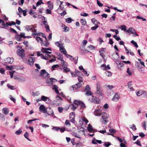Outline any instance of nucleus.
Segmentation results:
<instances>
[{
    "mask_svg": "<svg viewBox=\"0 0 147 147\" xmlns=\"http://www.w3.org/2000/svg\"><path fill=\"white\" fill-rule=\"evenodd\" d=\"M25 50L23 49H19L17 51L18 55L20 56L23 59V60L25 62L26 61V59L24 58L25 55L24 53Z\"/></svg>",
    "mask_w": 147,
    "mask_h": 147,
    "instance_id": "obj_1",
    "label": "nucleus"
},
{
    "mask_svg": "<svg viewBox=\"0 0 147 147\" xmlns=\"http://www.w3.org/2000/svg\"><path fill=\"white\" fill-rule=\"evenodd\" d=\"M39 109L40 111L41 112H42L43 113H47V114H49V115H53L54 114V113L53 111H52V112L51 113H49L47 112V109L46 108L45 106L43 105H41L39 107Z\"/></svg>",
    "mask_w": 147,
    "mask_h": 147,
    "instance_id": "obj_2",
    "label": "nucleus"
},
{
    "mask_svg": "<svg viewBox=\"0 0 147 147\" xmlns=\"http://www.w3.org/2000/svg\"><path fill=\"white\" fill-rule=\"evenodd\" d=\"M62 101L61 98L58 96H57L55 99L53 101V103L57 105H59L60 102Z\"/></svg>",
    "mask_w": 147,
    "mask_h": 147,
    "instance_id": "obj_3",
    "label": "nucleus"
},
{
    "mask_svg": "<svg viewBox=\"0 0 147 147\" xmlns=\"http://www.w3.org/2000/svg\"><path fill=\"white\" fill-rule=\"evenodd\" d=\"M54 80H55L56 81H57V80L54 78H47V83L49 86H51L53 84L54 82H55Z\"/></svg>",
    "mask_w": 147,
    "mask_h": 147,
    "instance_id": "obj_4",
    "label": "nucleus"
},
{
    "mask_svg": "<svg viewBox=\"0 0 147 147\" xmlns=\"http://www.w3.org/2000/svg\"><path fill=\"white\" fill-rule=\"evenodd\" d=\"M98 99L96 96H92L91 97L89 98V100L91 102L96 103H98L99 101L98 100Z\"/></svg>",
    "mask_w": 147,
    "mask_h": 147,
    "instance_id": "obj_5",
    "label": "nucleus"
},
{
    "mask_svg": "<svg viewBox=\"0 0 147 147\" xmlns=\"http://www.w3.org/2000/svg\"><path fill=\"white\" fill-rule=\"evenodd\" d=\"M40 75L44 78H46L47 77H49V74L47 72L45 69H43L41 70Z\"/></svg>",
    "mask_w": 147,
    "mask_h": 147,
    "instance_id": "obj_6",
    "label": "nucleus"
},
{
    "mask_svg": "<svg viewBox=\"0 0 147 147\" xmlns=\"http://www.w3.org/2000/svg\"><path fill=\"white\" fill-rule=\"evenodd\" d=\"M102 113V110L101 109H97L95 110L94 112V114L97 116H100Z\"/></svg>",
    "mask_w": 147,
    "mask_h": 147,
    "instance_id": "obj_7",
    "label": "nucleus"
},
{
    "mask_svg": "<svg viewBox=\"0 0 147 147\" xmlns=\"http://www.w3.org/2000/svg\"><path fill=\"white\" fill-rule=\"evenodd\" d=\"M66 56L67 58L70 59L71 60L74 61V62L75 64H76L77 63L78 59V57L73 58L71 56L69 55H67Z\"/></svg>",
    "mask_w": 147,
    "mask_h": 147,
    "instance_id": "obj_8",
    "label": "nucleus"
},
{
    "mask_svg": "<svg viewBox=\"0 0 147 147\" xmlns=\"http://www.w3.org/2000/svg\"><path fill=\"white\" fill-rule=\"evenodd\" d=\"M5 62L7 63H12L13 61V59L12 58L8 57L5 60Z\"/></svg>",
    "mask_w": 147,
    "mask_h": 147,
    "instance_id": "obj_9",
    "label": "nucleus"
},
{
    "mask_svg": "<svg viewBox=\"0 0 147 147\" xmlns=\"http://www.w3.org/2000/svg\"><path fill=\"white\" fill-rule=\"evenodd\" d=\"M96 90V93L98 94H101V91L100 88V84L98 82L97 84Z\"/></svg>",
    "mask_w": 147,
    "mask_h": 147,
    "instance_id": "obj_10",
    "label": "nucleus"
},
{
    "mask_svg": "<svg viewBox=\"0 0 147 147\" xmlns=\"http://www.w3.org/2000/svg\"><path fill=\"white\" fill-rule=\"evenodd\" d=\"M35 58L33 57H30L28 59V62L30 65H33L34 61Z\"/></svg>",
    "mask_w": 147,
    "mask_h": 147,
    "instance_id": "obj_11",
    "label": "nucleus"
},
{
    "mask_svg": "<svg viewBox=\"0 0 147 147\" xmlns=\"http://www.w3.org/2000/svg\"><path fill=\"white\" fill-rule=\"evenodd\" d=\"M119 98V95L118 94H115L114 97L113 98L112 100L113 101H117Z\"/></svg>",
    "mask_w": 147,
    "mask_h": 147,
    "instance_id": "obj_12",
    "label": "nucleus"
},
{
    "mask_svg": "<svg viewBox=\"0 0 147 147\" xmlns=\"http://www.w3.org/2000/svg\"><path fill=\"white\" fill-rule=\"evenodd\" d=\"M47 51H51V49L50 48H42L41 50L42 52L43 53H46L49 54H51V52Z\"/></svg>",
    "mask_w": 147,
    "mask_h": 147,
    "instance_id": "obj_13",
    "label": "nucleus"
},
{
    "mask_svg": "<svg viewBox=\"0 0 147 147\" xmlns=\"http://www.w3.org/2000/svg\"><path fill=\"white\" fill-rule=\"evenodd\" d=\"M59 50L61 53L67 56V52L63 46H62L61 47H60L59 48Z\"/></svg>",
    "mask_w": 147,
    "mask_h": 147,
    "instance_id": "obj_14",
    "label": "nucleus"
},
{
    "mask_svg": "<svg viewBox=\"0 0 147 147\" xmlns=\"http://www.w3.org/2000/svg\"><path fill=\"white\" fill-rule=\"evenodd\" d=\"M82 86V83L81 82H79L78 84H77L72 86V87L73 88V90L74 89H77V88L80 87Z\"/></svg>",
    "mask_w": 147,
    "mask_h": 147,
    "instance_id": "obj_15",
    "label": "nucleus"
},
{
    "mask_svg": "<svg viewBox=\"0 0 147 147\" xmlns=\"http://www.w3.org/2000/svg\"><path fill=\"white\" fill-rule=\"evenodd\" d=\"M2 112L5 115H7L9 112V109L7 108H4L2 109Z\"/></svg>",
    "mask_w": 147,
    "mask_h": 147,
    "instance_id": "obj_16",
    "label": "nucleus"
},
{
    "mask_svg": "<svg viewBox=\"0 0 147 147\" xmlns=\"http://www.w3.org/2000/svg\"><path fill=\"white\" fill-rule=\"evenodd\" d=\"M109 117V115L107 113L105 112L102 113V118L103 119H106Z\"/></svg>",
    "mask_w": 147,
    "mask_h": 147,
    "instance_id": "obj_17",
    "label": "nucleus"
},
{
    "mask_svg": "<svg viewBox=\"0 0 147 147\" xmlns=\"http://www.w3.org/2000/svg\"><path fill=\"white\" fill-rule=\"evenodd\" d=\"M53 89L54 90L55 92L57 94H59V92L58 90V87L57 86L54 85L53 86Z\"/></svg>",
    "mask_w": 147,
    "mask_h": 147,
    "instance_id": "obj_18",
    "label": "nucleus"
},
{
    "mask_svg": "<svg viewBox=\"0 0 147 147\" xmlns=\"http://www.w3.org/2000/svg\"><path fill=\"white\" fill-rule=\"evenodd\" d=\"M143 91L141 90H138L136 92V95L138 96H140L143 94Z\"/></svg>",
    "mask_w": 147,
    "mask_h": 147,
    "instance_id": "obj_19",
    "label": "nucleus"
},
{
    "mask_svg": "<svg viewBox=\"0 0 147 147\" xmlns=\"http://www.w3.org/2000/svg\"><path fill=\"white\" fill-rule=\"evenodd\" d=\"M135 31V30L134 28H133L131 27L129 28L128 30L126 31V32H127L128 33H131L133 34V33H134V32Z\"/></svg>",
    "mask_w": 147,
    "mask_h": 147,
    "instance_id": "obj_20",
    "label": "nucleus"
},
{
    "mask_svg": "<svg viewBox=\"0 0 147 147\" xmlns=\"http://www.w3.org/2000/svg\"><path fill=\"white\" fill-rule=\"evenodd\" d=\"M81 24L83 26L86 25V22L85 19H82L80 20Z\"/></svg>",
    "mask_w": 147,
    "mask_h": 147,
    "instance_id": "obj_21",
    "label": "nucleus"
},
{
    "mask_svg": "<svg viewBox=\"0 0 147 147\" xmlns=\"http://www.w3.org/2000/svg\"><path fill=\"white\" fill-rule=\"evenodd\" d=\"M55 44L58 47H59V48L63 46V45L59 41L56 42H55Z\"/></svg>",
    "mask_w": 147,
    "mask_h": 147,
    "instance_id": "obj_22",
    "label": "nucleus"
},
{
    "mask_svg": "<svg viewBox=\"0 0 147 147\" xmlns=\"http://www.w3.org/2000/svg\"><path fill=\"white\" fill-rule=\"evenodd\" d=\"M15 38L18 41H20L22 40V38L19 35H16L15 37Z\"/></svg>",
    "mask_w": 147,
    "mask_h": 147,
    "instance_id": "obj_23",
    "label": "nucleus"
},
{
    "mask_svg": "<svg viewBox=\"0 0 147 147\" xmlns=\"http://www.w3.org/2000/svg\"><path fill=\"white\" fill-rule=\"evenodd\" d=\"M97 20L95 19L94 18H93L91 19V21L92 23L95 25V26H98L97 25Z\"/></svg>",
    "mask_w": 147,
    "mask_h": 147,
    "instance_id": "obj_24",
    "label": "nucleus"
},
{
    "mask_svg": "<svg viewBox=\"0 0 147 147\" xmlns=\"http://www.w3.org/2000/svg\"><path fill=\"white\" fill-rule=\"evenodd\" d=\"M135 66L137 67L139 69H141L142 68L140 64L137 61H136L135 62Z\"/></svg>",
    "mask_w": 147,
    "mask_h": 147,
    "instance_id": "obj_25",
    "label": "nucleus"
},
{
    "mask_svg": "<svg viewBox=\"0 0 147 147\" xmlns=\"http://www.w3.org/2000/svg\"><path fill=\"white\" fill-rule=\"evenodd\" d=\"M87 129L89 132H91L93 130L92 126L90 124L88 125Z\"/></svg>",
    "mask_w": 147,
    "mask_h": 147,
    "instance_id": "obj_26",
    "label": "nucleus"
},
{
    "mask_svg": "<svg viewBox=\"0 0 147 147\" xmlns=\"http://www.w3.org/2000/svg\"><path fill=\"white\" fill-rule=\"evenodd\" d=\"M33 27L32 26H26V28L28 31H29L32 29Z\"/></svg>",
    "mask_w": 147,
    "mask_h": 147,
    "instance_id": "obj_27",
    "label": "nucleus"
},
{
    "mask_svg": "<svg viewBox=\"0 0 147 147\" xmlns=\"http://www.w3.org/2000/svg\"><path fill=\"white\" fill-rule=\"evenodd\" d=\"M61 64L63 67H66L67 66V63L64 61L61 62Z\"/></svg>",
    "mask_w": 147,
    "mask_h": 147,
    "instance_id": "obj_28",
    "label": "nucleus"
},
{
    "mask_svg": "<svg viewBox=\"0 0 147 147\" xmlns=\"http://www.w3.org/2000/svg\"><path fill=\"white\" fill-rule=\"evenodd\" d=\"M104 52V51L103 49H101L99 51V53H100V55L103 58H104V55L103 54Z\"/></svg>",
    "mask_w": 147,
    "mask_h": 147,
    "instance_id": "obj_29",
    "label": "nucleus"
},
{
    "mask_svg": "<svg viewBox=\"0 0 147 147\" xmlns=\"http://www.w3.org/2000/svg\"><path fill=\"white\" fill-rule=\"evenodd\" d=\"M29 135V134L27 132H26L25 133L24 135V136L28 140L30 141H31V140L28 138Z\"/></svg>",
    "mask_w": 147,
    "mask_h": 147,
    "instance_id": "obj_30",
    "label": "nucleus"
},
{
    "mask_svg": "<svg viewBox=\"0 0 147 147\" xmlns=\"http://www.w3.org/2000/svg\"><path fill=\"white\" fill-rule=\"evenodd\" d=\"M63 69L64 71L66 73H67L68 71H70V69L69 68H67V67H63Z\"/></svg>",
    "mask_w": 147,
    "mask_h": 147,
    "instance_id": "obj_31",
    "label": "nucleus"
},
{
    "mask_svg": "<svg viewBox=\"0 0 147 147\" xmlns=\"http://www.w3.org/2000/svg\"><path fill=\"white\" fill-rule=\"evenodd\" d=\"M57 58H58V59L61 61V62L64 61L63 59V56L61 54H59Z\"/></svg>",
    "mask_w": 147,
    "mask_h": 147,
    "instance_id": "obj_32",
    "label": "nucleus"
},
{
    "mask_svg": "<svg viewBox=\"0 0 147 147\" xmlns=\"http://www.w3.org/2000/svg\"><path fill=\"white\" fill-rule=\"evenodd\" d=\"M81 101L80 100H74L73 102V103L75 104L77 106L79 105V104H80V102Z\"/></svg>",
    "mask_w": 147,
    "mask_h": 147,
    "instance_id": "obj_33",
    "label": "nucleus"
},
{
    "mask_svg": "<svg viewBox=\"0 0 147 147\" xmlns=\"http://www.w3.org/2000/svg\"><path fill=\"white\" fill-rule=\"evenodd\" d=\"M65 124L66 125V126L68 127H69L71 125L70 122L69 121L67 120L65 121Z\"/></svg>",
    "mask_w": 147,
    "mask_h": 147,
    "instance_id": "obj_34",
    "label": "nucleus"
},
{
    "mask_svg": "<svg viewBox=\"0 0 147 147\" xmlns=\"http://www.w3.org/2000/svg\"><path fill=\"white\" fill-rule=\"evenodd\" d=\"M32 95L34 96H38L40 94V93L38 92H32Z\"/></svg>",
    "mask_w": 147,
    "mask_h": 147,
    "instance_id": "obj_35",
    "label": "nucleus"
},
{
    "mask_svg": "<svg viewBox=\"0 0 147 147\" xmlns=\"http://www.w3.org/2000/svg\"><path fill=\"white\" fill-rule=\"evenodd\" d=\"M92 93L90 90L87 91L85 93V94L87 96H89L92 95Z\"/></svg>",
    "mask_w": 147,
    "mask_h": 147,
    "instance_id": "obj_36",
    "label": "nucleus"
},
{
    "mask_svg": "<svg viewBox=\"0 0 147 147\" xmlns=\"http://www.w3.org/2000/svg\"><path fill=\"white\" fill-rule=\"evenodd\" d=\"M22 132V129H20L15 132V134L16 135H19Z\"/></svg>",
    "mask_w": 147,
    "mask_h": 147,
    "instance_id": "obj_37",
    "label": "nucleus"
},
{
    "mask_svg": "<svg viewBox=\"0 0 147 147\" xmlns=\"http://www.w3.org/2000/svg\"><path fill=\"white\" fill-rule=\"evenodd\" d=\"M79 105L81 107V108H84L85 107V105L84 103L81 101L80 102V104H79Z\"/></svg>",
    "mask_w": 147,
    "mask_h": 147,
    "instance_id": "obj_38",
    "label": "nucleus"
},
{
    "mask_svg": "<svg viewBox=\"0 0 147 147\" xmlns=\"http://www.w3.org/2000/svg\"><path fill=\"white\" fill-rule=\"evenodd\" d=\"M131 42L133 44L135 47H138V46L137 43L134 41V40H132L131 41Z\"/></svg>",
    "mask_w": 147,
    "mask_h": 147,
    "instance_id": "obj_39",
    "label": "nucleus"
},
{
    "mask_svg": "<svg viewBox=\"0 0 147 147\" xmlns=\"http://www.w3.org/2000/svg\"><path fill=\"white\" fill-rule=\"evenodd\" d=\"M36 40L38 41V42H42V39L39 37H36Z\"/></svg>",
    "mask_w": 147,
    "mask_h": 147,
    "instance_id": "obj_40",
    "label": "nucleus"
},
{
    "mask_svg": "<svg viewBox=\"0 0 147 147\" xmlns=\"http://www.w3.org/2000/svg\"><path fill=\"white\" fill-rule=\"evenodd\" d=\"M121 29L122 30H124V31H126V27L124 25H122L121 26Z\"/></svg>",
    "mask_w": 147,
    "mask_h": 147,
    "instance_id": "obj_41",
    "label": "nucleus"
},
{
    "mask_svg": "<svg viewBox=\"0 0 147 147\" xmlns=\"http://www.w3.org/2000/svg\"><path fill=\"white\" fill-rule=\"evenodd\" d=\"M72 19L70 18H69L66 19V22L68 23H70L72 21Z\"/></svg>",
    "mask_w": 147,
    "mask_h": 147,
    "instance_id": "obj_42",
    "label": "nucleus"
},
{
    "mask_svg": "<svg viewBox=\"0 0 147 147\" xmlns=\"http://www.w3.org/2000/svg\"><path fill=\"white\" fill-rule=\"evenodd\" d=\"M105 73L107 76L108 77L111 76L112 75L111 72L110 71H106Z\"/></svg>",
    "mask_w": 147,
    "mask_h": 147,
    "instance_id": "obj_43",
    "label": "nucleus"
},
{
    "mask_svg": "<svg viewBox=\"0 0 147 147\" xmlns=\"http://www.w3.org/2000/svg\"><path fill=\"white\" fill-rule=\"evenodd\" d=\"M80 15L84 17H86L88 16V13L85 12H83L81 13H80Z\"/></svg>",
    "mask_w": 147,
    "mask_h": 147,
    "instance_id": "obj_44",
    "label": "nucleus"
},
{
    "mask_svg": "<svg viewBox=\"0 0 147 147\" xmlns=\"http://www.w3.org/2000/svg\"><path fill=\"white\" fill-rule=\"evenodd\" d=\"M64 9V8L63 7V5H59V7L58 9V11L59 10H63Z\"/></svg>",
    "mask_w": 147,
    "mask_h": 147,
    "instance_id": "obj_45",
    "label": "nucleus"
},
{
    "mask_svg": "<svg viewBox=\"0 0 147 147\" xmlns=\"http://www.w3.org/2000/svg\"><path fill=\"white\" fill-rule=\"evenodd\" d=\"M96 1L97 4L99 6L102 7L103 6V4L100 3L98 0H97Z\"/></svg>",
    "mask_w": 147,
    "mask_h": 147,
    "instance_id": "obj_46",
    "label": "nucleus"
},
{
    "mask_svg": "<svg viewBox=\"0 0 147 147\" xmlns=\"http://www.w3.org/2000/svg\"><path fill=\"white\" fill-rule=\"evenodd\" d=\"M71 108L73 111H74L77 108V107L75 106L74 104H71Z\"/></svg>",
    "mask_w": 147,
    "mask_h": 147,
    "instance_id": "obj_47",
    "label": "nucleus"
},
{
    "mask_svg": "<svg viewBox=\"0 0 147 147\" xmlns=\"http://www.w3.org/2000/svg\"><path fill=\"white\" fill-rule=\"evenodd\" d=\"M113 37L117 41H119L121 40V38L120 37L116 35H114L113 36Z\"/></svg>",
    "mask_w": 147,
    "mask_h": 147,
    "instance_id": "obj_48",
    "label": "nucleus"
},
{
    "mask_svg": "<svg viewBox=\"0 0 147 147\" xmlns=\"http://www.w3.org/2000/svg\"><path fill=\"white\" fill-rule=\"evenodd\" d=\"M98 26H94L92 27L91 28V29L93 30H96L97 28L98 27Z\"/></svg>",
    "mask_w": 147,
    "mask_h": 147,
    "instance_id": "obj_49",
    "label": "nucleus"
},
{
    "mask_svg": "<svg viewBox=\"0 0 147 147\" xmlns=\"http://www.w3.org/2000/svg\"><path fill=\"white\" fill-rule=\"evenodd\" d=\"M82 121H84L86 124L88 122V120L86 119V118L85 117H83L82 118Z\"/></svg>",
    "mask_w": 147,
    "mask_h": 147,
    "instance_id": "obj_50",
    "label": "nucleus"
},
{
    "mask_svg": "<svg viewBox=\"0 0 147 147\" xmlns=\"http://www.w3.org/2000/svg\"><path fill=\"white\" fill-rule=\"evenodd\" d=\"M72 135L76 137H77L79 138H80V136L77 133H73L72 134Z\"/></svg>",
    "mask_w": 147,
    "mask_h": 147,
    "instance_id": "obj_51",
    "label": "nucleus"
},
{
    "mask_svg": "<svg viewBox=\"0 0 147 147\" xmlns=\"http://www.w3.org/2000/svg\"><path fill=\"white\" fill-rule=\"evenodd\" d=\"M0 119L5 120L4 116L2 114L0 113Z\"/></svg>",
    "mask_w": 147,
    "mask_h": 147,
    "instance_id": "obj_52",
    "label": "nucleus"
},
{
    "mask_svg": "<svg viewBox=\"0 0 147 147\" xmlns=\"http://www.w3.org/2000/svg\"><path fill=\"white\" fill-rule=\"evenodd\" d=\"M45 28L47 32H49L50 31L49 27L48 24L45 25Z\"/></svg>",
    "mask_w": 147,
    "mask_h": 147,
    "instance_id": "obj_53",
    "label": "nucleus"
},
{
    "mask_svg": "<svg viewBox=\"0 0 147 147\" xmlns=\"http://www.w3.org/2000/svg\"><path fill=\"white\" fill-rule=\"evenodd\" d=\"M9 98L10 100H11L12 101L14 102L15 103L16 102V99H15V98H13V97H12L11 95L9 96Z\"/></svg>",
    "mask_w": 147,
    "mask_h": 147,
    "instance_id": "obj_54",
    "label": "nucleus"
},
{
    "mask_svg": "<svg viewBox=\"0 0 147 147\" xmlns=\"http://www.w3.org/2000/svg\"><path fill=\"white\" fill-rule=\"evenodd\" d=\"M41 99L42 101H45L46 99H47V97L44 96H42L41 97Z\"/></svg>",
    "mask_w": 147,
    "mask_h": 147,
    "instance_id": "obj_55",
    "label": "nucleus"
},
{
    "mask_svg": "<svg viewBox=\"0 0 147 147\" xmlns=\"http://www.w3.org/2000/svg\"><path fill=\"white\" fill-rule=\"evenodd\" d=\"M127 72L128 74L130 76H131L132 75V73L131 71L129 69V68H127Z\"/></svg>",
    "mask_w": 147,
    "mask_h": 147,
    "instance_id": "obj_56",
    "label": "nucleus"
},
{
    "mask_svg": "<svg viewBox=\"0 0 147 147\" xmlns=\"http://www.w3.org/2000/svg\"><path fill=\"white\" fill-rule=\"evenodd\" d=\"M60 131L61 132H63L65 130V127H63L61 128H60L59 129Z\"/></svg>",
    "mask_w": 147,
    "mask_h": 147,
    "instance_id": "obj_57",
    "label": "nucleus"
},
{
    "mask_svg": "<svg viewBox=\"0 0 147 147\" xmlns=\"http://www.w3.org/2000/svg\"><path fill=\"white\" fill-rule=\"evenodd\" d=\"M5 70L3 68H0V72L2 74H4Z\"/></svg>",
    "mask_w": 147,
    "mask_h": 147,
    "instance_id": "obj_58",
    "label": "nucleus"
},
{
    "mask_svg": "<svg viewBox=\"0 0 147 147\" xmlns=\"http://www.w3.org/2000/svg\"><path fill=\"white\" fill-rule=\"evenodd\" d=\"M111 144L110 142H108L107 144H106V143L104 144V145L105 147H108L110 146L111 145Z\"/></svg>",
    "mask_w": 147,
    "mask_h": 147,
    "instance_id": "obj_59",
    "label": "nucleus"
},
{
    "mask_svg": "<svg viewBox=\"0 0 147 147\" xmlns=\"http://www.w3.org/2000/svg\"><path fill=\"white\" fill-rule=\"evenodd\" d=\"M78 79L79 81V82H83V79L82 77L81 76H78Z\"/></svg>",
    "mask_w": 147,
    "mask_h": 147,
    "instance_id": "obj_60",
    "label": "nucleus"
},
{
    "mask_svg": "<svg viewBox=\"0 0 147 147\" xmlns=\"http://www.w3.org/2000/svg\"><path fill=\"white\" fill-rule=\"evenodd\" d=\"M15 72V71H10L9 73L10 74V77L11 78H12L13 76V75L14 73Z\"/></svg>",
    "mask_w": 147,
    "mask_h": 147,
    "instance_id": "obj_61",
    "label": "nucleus"
},
{
    "mask_svg": "<svg viewBox=\"0 0 147 147\" xmlns=\"http://www.w3.org/2000/svg\"><path fill=\"white\" fill-rule=\"evenodd\" d=\"M42 3V0H40V1H39L37 2V3L36 4V5L37 6H38L40 5H41V4Z\"/></svg>",
    "mask_w": 147,
    "mask_h": 147,
    "instance_id": "obj_62",
    "label": "nucleus"
},
{
    "mask_svg": "<svg viewBox=\"0 0 147 147\" xmlns=\"http://www.w3.org/2000/svg\"><path fill=\"white\" fill-rule=\"evenodd\" d=\"M109 131L111 133H114L116 132L115 130L113 129H109Z\"/></svg>",
    "mask_w": 147,
    "mask_h": 147,
    "instance_id": "obj_63",
    "label": "nucleus"
},
{
    "mask_svg": "<svg viewBox=\"0 0 147 147\" xmlns=\"http://www.w3.org/2000/svg\"><path fill=\"white\" fill-rule=\"evenodd\" d=\"M71 73L72 77H75L77 76V74L76 73L74 74V73L71 72Z\"/></svg>",
    "mask_w": 147,
    "mask_h": 147,
    "instance_id": "obj_64",
    "label": "nucleus"
}]
</instances>
